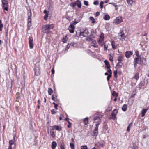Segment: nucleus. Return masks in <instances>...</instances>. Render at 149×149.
Instances as JSON below:
<instances>
[{"label":"nucleus","instance_id":"1","mask_svg":"<svg viewBox=\"0 0 149 149\" xmlns=\"http://www.w3.org/2000/svg\"><path fill=\"white\" fill-rule=\"evenodd\" d=\"M102 117V116H100L99 115L97 114L95 115L94 116L93 120L94 122L93 123H96L95 127L94 130H98V126L101 123L100 118Z\"/></svg>","mask_w":149,"mask_h":149},{"label":"nucleus","instance_id":"2","mask_svg":"<svg viewBox=\"0 0 149 149\" xmlns=\"http://www.w3.org/2000/svg\"><path fill=\"white\" fill-rule=\"evenodd\" d=\"M54 27V25L53 24L44 25L42 28L43 32L44 33H49L50 32V30L53 29Z\"/></svg>","mask_w":149,"mask_h":149},{"label":"nucleus","instance_id":"3","mask_svg":"<svg viewBox=\"0 0 149 149\" xmlns=\"http://www.w3.org/2000/svg\"><path fill=\"white\" fill-rule=\"evenodd\" d=\"M143 58H141V56L135 57L134 59V66L135 68L137 67V64L142 65L143 63Z\"/></svg>","mask_w":149,"mask_h":149},{"label":"nucleus","instance_id":"4","mask_svg":"<svg viewBox=\"0 0 149 149\" xmlns=\"http://www.w3.org/2000/svg\"><path fill=\"white\" fill-rule=\"evenodd\" d=\"M77 6L78 8H81V1L79 0H77L75 2L71 3L70 6L73 9H74L76 6Z\"/></svg>","mask_w":149,"mask_h":149},{"label":"nucleus","instance_id":"5","mask_svg":"<svg viewBox=\"0 0 149 149\" xmlns=\"http://www.w3.org/2000/svg\"><path fill=\"white\" fill-rule=\"evenodd\" d=\"M27 15L28 16L27 19L28 27L29 28V29L30 27L32 25L31 19V17L32 15V13L30 9L28 10Z\"/></svg>","mask_w":149,"mask_h":149},{"label":"nucleus","instance_id":"6","mask_svg":"<svg viewBox=\"0 0 149 149\" xmlns=\"http://www.w3.org/2000/svg\"><path fill=\"white\" fill-rule=\"evenodd\" d=\"M77 22L75 21L72 22L70 25L68 29L70 32L71 33H73L74 32V29L75 28L74 25H75Z\"/></svg>","mask_w":149,"mask_h":149},{"label":"nucleus","instance_id":"7","mask_svg":"<svg viewBox=\"0 0 149 149\" xmlns=\"http://www.w3.org/2000/svg\"><path fill=\"white\" fill-rule=\"evenodd\" d=\"M2 8L4 10L8 11V1L6 0H2Z\"/></svg>","mask_w":149,"mask_h":149},{"label":"nucleus","instance_id":"8","mask_svg":"<svg viewBox=\"0 0 149 149\" xmlns=\"http://www.w3.org/2000/svg\"><path fill=\"white\" fill-rule=\"evenodd\" d=\"M89 32L87 29H85L82 31H80L79 34H76V36H83L84 37H86L88 36Z\"/></svg>","mask_w":149,"mask_h":149},{"label":"nucleus","instance_id":"9","mask_svg":"<svg viewBox=\"0 0 149 149\" xmlns=\"http://www.w3.org/2000/svg\"><path fill=\"white\" fill-rule=\"evenodd\" d=\"M118 112V111L117 109H114L111 113L109 118L110 119H113L114 120H115L116 117V115L117 113Z\"/></svg>","mask_w":149,"mask_h":149},{"label":"nucleus","instance_id":"10","mask_svg":"<svg viewBox=\"0 0 149 149\" xmlns=\"http://www.w3.org/2000/svg\"><path fill=\"white\" fill-rule=\"evenodd\" d=\"M122 22L121 17H118L116 18L114 20L113 23L115 24H117L121 23Z\"/></svg>","mask_w":149,"mask_h":149},{"label":"nucleus","instance_id":"11","mask_svg":"<svg viewBox=\"0 0 149 149\" xmlns=\"http://www.w3.org/2000/svg\"><path fill=\"white\" fill-rule=\"evenodd\" d=\"M29 47L30 49H32L33 47V38L31 37H29Z\"/></svg>","mask_w":149,"mask_h":149},{"label":"nucleus","instance_id":"12","mask_svg":"<svg viewBox=\"0 0 149 149\" xmlns=\"http://www.w3.org/2000/svg\"><path fill=\"white\" fill-rule=\"evenodd\" d=\"M98 134V131H89L88 133V135L90 136L91 135L92 136H95L97 135Z\"/></svg>","mask_w":149,"mask_h":149},{"label":"nucleus","instance_id":"13","mask_svg":"<svg viewBox=\"0 0 149 149\" xmlns=\"http://www.w3.org/2000/svg\"><path fill=\"white\" fill-rule=\"evenodd\" d=\"M145 82L144 81H141L138 85V88L139 90H141L142 89H144L145 86Z\"/></svg>","mask_w":149,"mask_h":149},{"label":"nucleus","instance_id":"14","mask_svg":"<svg viewBox=\"0 0 149 149\" xmlns=\"http://www.w3.org/2000/svg\"><path fill=\"white\" fill-rule=\"evenodd\" d=\"M35 74L36 76L39 75V68L38 65H37L36 64L35 65Z\"/></svg>","mask_w":149,"mask_h":149},{"label":"nucleus","instance_id":"15","mask_svg":"<svg viewBox=\"0 0 149 149\" xmlns=\"http://www.w3.org/2000/svg\"><path fill=\"white\" fill-rule=\"evenodd\" d=\"M133 53L131 51H126L125 53V56L127 58H130L132 55Z\"/></svg>","mask_w":149,"mask_h":149},{"label":"nucleus","instance_id":"16","mask_svg":"<svg viewBox=\"0 0 149 149\" xmlns=\"http://www.w3.org/2000/svg\"><path fill=\"white\" fill-rule=\"evenodd\" d=\"M52 130H62L61 127L58 125H54L52 127Z\"/></svg>","mask_w":149,"mask_h":149},{"label":"nucleus","instance_id":"17","mask_svg":"<svg viewBox=\"0 0 149 149\" xmlns=\"http://www.w3.org/2000/svg\"><path fill=\"white\" fill-rule=\"evenodd\" d=\"M104 63L105 65V68L108 69H109L110 68V66L109 61L107 60H105L104 61Z\"/></svg>","mask_w":149,"mask_h":149},{"label":"nucleus","instance_id":"18","mask_svg":"<svg viewBox=\"0 0 149 149\" xmlns=\"http://www.w3.org/2000/svg\"><path fill=\"white\" fill-rule=\"evenodd\" d=\"M123 65V64L122 63L120 62H118L115 67V68H116V70H117L119 68L121 67Z\"/></svg>","mask_w":149,"mask_h":149},{"label":"nucleus","instance_id":"19","mask_svg":"<svg viewBox=\"0 0 149 149\" xmlns=\"http://www.w3.org/2000/svg\"><path fill=\"white\" fill-rule=\"evenodd\" d=\"M57 146V143L55 141H53L52 144V149H54Z\"/></svg>","mask_w":149,"mask_h":149},{"label":"nucleus","instance_id":"20","mask_svg":"<svg viewBox=\"0 0 149 149\" xmlns=\"http://www.w3.org/2000/svg\"><path fill=\"white\" fill-rule=\"evenodd\" d=\"M68 40V37L66 36L65 37L63 38L62 39V41L63 43H65L67 42Z\"/></svg>","mask_w":149,"mask_h":149},{"label":"nucleus","instance_id":"21","mask_svg":"<svg viewBox=\"0 0 149 149\" xmlns=\"http://www.w3.org/2000/svg\"><path fill=\"white\" fill-rule=\"evenodd\" d=\"M147 109H143L141 111V116L142 117H143L145 115V114L146 113L147 111Z\"/></svg>","mask_w":149,"mask_h":149},{"label":"nucleus","instance_id":"22","mask_svg":"<svg viewBox=\"0 0 149 149\" xmlns=\"http://www.w3.org/2000/svg\"><path fill=\"white\" fill-rule=\"evenodd\" d=\"M121 35L120 36L121 37V40L122 41H123L125 40V38L126 36L125 35H124L123 33L122 32H121Z\"/></svg>","mask_w":149,"mask_h":149},{"label":"nucleus","instance_id":"23","mask_svg":"<svg viewBox=\"0 0 149 149\" xmlns=\"http://www.w3.org/2000/svg\"><path fill=\"white\" fill-rule=\"evenodd\" d=\"M139 74L138 72L136 73L134 76L133 77V78L135 79L136 80H138L139 78Z\"/></svg>","mask_w":149,"mask_h":149},{"label":"nucleus","instance_id":"24","mask_svg":"<svg viewBox=\"0 0 149 149\" xmlns=\"http://www.w3.org/2000/svg\"><path fill=\"white\" fill-rule=\"evenodd\" d=\"M111 45L112 47L114 49H115L117 48V46L115 45V43L114 41H113L111 42Z\"/></svg>","mask_w":149,"mask_h":149},{"label":"nucleus","instance_id":"25","mask_svg":"<svg viewBox=\"0 0 149 149\" xmlns=\"http://www.w3.org/2000/svg\"><path fill=\"white\" fill-rule=\"evenodd\" d=\"M65 144L63 142H62L60 143V149H65Z\"/></svg>","mask_w":149,"mask_h":149},{"label":"nucleus","instance_id":"26","mask_svg":"<svg viewBox=\"0 0 149 149\" xmlns=\"http://www.w3.org/2000/svg\"><path fill=\"white\" fill-rule=\"evenodd\" d=\"M122 109L123 111H126L127 109V105L125 104H124L122 107Z\"/></svg>","mask_w":149,"mask_h":149},{"label":"nucleus","instance_id":"27","mask_svg":"<svg viewBox=\"0 0 149 149\" xmlns=\"http://www.w3.org/2000/svg\"><path fill=\"white\" fill-rule=\"evenodd\" d=\"M88 118H86L84 119L83 122L85 125H87L88 123Z\"/></svg>","mask_w":149,"mask_h":149},{"label":"nucleus","instance_id":"28","mask_svg":"<svg viewBox=\"0 0 149 149\" xmlns=\"http://www.w3.org/2000/svg\"><path fill=\"white\" fill-rule=\"evenodd\" d=\"M53 92V91L51 88H49L48 89V93L49 95H51Z\"/></svg>","mask_w":149,"mask_h":149},{"label":"nucleus","instance_id":"29","mask_svg":"<svg viewBox=\"0 0 149 149\" xmlns=\"http://www.w3.org/2000/svg\"><path fill=\"white\" fill-rule=\"evenodd\" d=\"M92 21L91 22L92 23H95V20L93 17H90L89 18Z\"/></svg>","mask_w":149,"mask_h":149},{"label":"nucleus","instance_id":"30","mask_svg":"<svg viewBox=\"0 0 149 149\" xmlns=\"http://www.w3.org/2000/svg\"><path fill=\"white\" fill-rule=\"evenodd\" d=\"M112 95L113 96H115V97H117L118 95L117 93H116L115 91H113L112 93Z\"/></svg>","mask_w":149,"mask_h":149},{"label":"nucleus","instance_id":"31","mask_svg":"<svg viewBox=\"0 0 149 149\" xmlns=\"http://www.w3.org/2000/svg\"><path fill=\"white\" fill-rule=\"evenodd\" d=\"M70 146L71 149H75V146L74 143H70Z\"/></svg>","mask_w":149,"mask_h":149},{"label":"nucleus","instance_id":"32","mask_svg":"<svg viewBox=\"0 0 149 149\" xmlns=\"http://www.w3.org/2000/svg\"><path fill=\"white\" fill-rule=\"evenodd\" d=\"M110 16L107 15H105L104 16V19L105 20H108L110 19Z\"/></svg>","mask_w":149,"mask_h":149},{"label":"nucleus","instance_id":"33","mask_svg":"<svg viewBox=\"0 0 149 149\" xmlns=\"http://www.w3.org/2000/svg\"><path fill=\"white\" fill-rule=\"evenodd\" d=\"M132 123H131L129 124V125H128V127H127L126 130H127V131L130 130V127H131V126H132Z\"/></svg>","mask_w":149,"mask_h":149},{"label":"nucleus","instance_id":"34","mask_svg":"<svg viewBox=\"0 0 149 149\" xmlns=\"http://www.w3.org/2000/svg\"><path fill=\"white\" fill-rule=\"evenodd\" d=\"M127 3L130 5H131L133 2V0H127Z\"/></svg>","mask_w":149,"mask_h":149},{"label":"nucleus","instance_id":"35","mask_svg":"<svg viewBox=\"0 0 149 149\" xmlns=\"http://www.w3.org/2000/svg\"><path fill=\"white\" fill-rule=\"evenodd\" d=\"M50 135L53 138H54L55 136V134L54 131H51L50 132Z\"/></svg>","mask_w":149,"mask_h":149},{"label":"nucleus","instance_id":"36","mask_svg":"<svg viewBox=\"0 0 149 149\" xmlns=\"http://www.w3.org/2000/svg\"><path fill=\"white\" fill-rule=\"evenodd\" d=\"M70 44L71 46H73L74 47H76L77 46V44L74 43V42H73L71 43H70Z\"/></svg>","mask_w":149,"mask_h":149},{"label":"nucleus","instance_id":"37","mask_svg":"<svg viewBox=\"0 0 149 149\" xmlns=\"http://www.w3.org/2000/svg\"><path fill=\"white\" fill-rule=\"evenodd\" d=\"M109 60L111 62H113V57L111 56V55L109 54Z\"/></svg>","mask_w":149,"mask_h":149},{"label":"nucleus","instance_id":"38","mask_svg":"<svg viewBox=\"0 0 149 149\" xmlns=\"http://www.w3.org/2000/svg\"><path fill=\"white\" fill-rule=\"evenodd\" d=\"M113 73H114V76L116 78H117V73H118L117 70H116L114 71Z\"/></svg>","mask_w":149,"mask_h":149},{"label":"nucleus","instance_id":"39","mask_svg":"<svg viewBox=\"0 0 149 149\" xmlns=\"http://www.w3.org/2000/svg\"><path fill=\"white\" fill-rule=\"evenodd\" d=\"M81 149H88V148L86 145L82 146L81 147Z\"/></svg>","mask_w":149,"mask_h":149},{"label":"nucleus","instance_id":"40","mask_svg":"<svg viewBox=\"0 0 149 149\" xmlns=\"http://www.w3.org/2000/svg\"><path fill=\"white\" fill-rule=\"evenodd\" d=\"M104 3V2L102 1L100 2V7L102 9L103 7V4Z\"/></svg>","mask_w":149,"mask_h":149},{"label":"nucleus","instance_id":"41","mask_svg":"<svg viewBox=\"0 0 149 149\" xmlns=\"http://www.w3.org/2000/svg\"><path fill=\"white\" fill-rule=\"evenodd\" d=\"M122 57L121 56H120L118 57V60L119 61V62H121L122 61Z\"/></svg>","mask_w":149,"mask_h":149},{"label":"nucleus","instance_id":"42","mask_svg":"<svg viewBox=\"0 0 149 149\" xmlns=\"http://www.w3.org/2000/svg\"><path fill=\"white\" fill-rule=\"evenodd\" d=\"M9 145L12 146L14 144V141L13 140H10L9 142Z\"/></svg>","mask_w":149,"mask_h":149},{"label":"nucleus","instance_id":"43","mask_svg":"<svg viewBox=\"0 0 149 149\" xmlns=\"http://www.w3.org/2000/svg\"><path fill=\"white\" fill-rule=\"evenodd\" d=\"M70 46L71 45L70 43H68L65 48V50H67L68 49Z\"/></svg>","mask_w":149,"mask_h":149},{"label":"nucleus","instance_id":"44","mask_svg":"<svg viewBox=\"0 0 149 149\" xmlns=\"http://www.w3.org/2000/svg\"><path fill=\"white\" fill-rule=\"evenodd\" d=\"M99 3V1H98L96 0L94 1L93 2V4L95 5H98Z\"/></svg>","mask_w":149,"mask_h":149},{"label":"nucleus","instance_id":"45","mask_svg":"<svg viewBox=\"0 0 149 149\" xmlns=\"http://www.w3.org/2000/svg\"><path fill=\"white\" fill-rule=\"evenodd\" d=\"M104 34L103 33L101 34L99 38H101L102 39H104Z\"/></svg>","mask_w":149,"mask_h":149},{"label":"nucleus","instance_id":"46","mask_svg":"<svg viewBox=\"0 0 149 149\" xmlns=\"http://www.w3.org/2000/svg\"><path fill=\"white\" fill-rule=\"evenodd\" d=\"M48 14H46V15H45L44 17V19L45 20H47V17H48Z\"/></svg>","mask_w":149,"mask_h":149},{"label":"nucleus","instance_id":"47","mask_svg":"<svg viewBox=\"0 0 149 149\" xmlns=\"http://www.w3.org/2000/svg\"><path fill=\"white\" fill-rule=\"evenodd\" d=\"M107 72L109 73V75H111L112 74V71L111 70L110 68L109 69H108V70L107 71Z\"/></svg>","mask_w":149,"mask_h":149},{"label":"nucleus","instance_id":"48","mask_svg":"<svg viewBox=\"0 0 149 149\" xmlns=\"http://www.w3.org/2000/svg\"><path fill=\"white\" fill-rule=\"evenodd\" d=\"M84 3L85 5L88 6V1H84Z\"/></svg>","mask_w":149,"mask_h":149},{"label":"nucleus","instance_id":"49","mask_svg":"<svg viewBox=\"0 0 149 149\" xmlns=\"http://www.w3.org/2000/svg\"><path fill=\"white\" fill-rule=\"evenodd\" d=\"M104 50L105 51H106L107 50V48L108 47V46L106 44H104Z\"/></svg>","mask_w":149,"mask_h":149},{"label":"nucleus","instance_id":"50","mask_svg":"<svg viewBox=\"0 0 149 149\" xmlns=\"http://www.w3.org/2000/svg\"><path fill=\"white\" fill-rule=\"evenodd\" d=\"M5 32H8V26H7L6 27H5Z\"/></svg>","mask_w":149,"mask_h":149},{"label":"nucleus","instance_id":"51","mask_svg":"<svg viewBox=\"0 0 149 149\" xmlns=\"http://www.w3.org/2000/svg\"><path fill=\"white\" fill-rule=\"evenodd\" d=\"M136 54V57H139L141 56L139 54V52L138 51H136L135 52Z\"/></svg>","mask_w":149,"mask_h":149},{"label":"nucleus","instance_id":"52","mask_svg":"<svg viewBox=\"0 0 149 149\" xmlns=\"http://www.w3.org/2000/svg\"><path fill=\"white\" fill-rule=\"evenodd\" d=\"M51 112L52 114H54L56 113L54 109H52L51 110Z\"/></svg>","mask_w":149,"mask_h":149},{"label":"nucleus","instance_id":"53","mask_svg":"<svg viewBox=\"0 0 149 149\" xmlns=\"http://www.w3.org/2000/svg\"><path fill=\"white\" fill-rule=\"evenodd\" d=\"M111 76V75H109L107 77V80L108 81H109V79L110 78Z\"/></svg>","mask_w":149,"mask_h":149},{"label":"nucleus","instance_id":"54","mask_svg":"<svg viewBox=\"0 0 149 149\" xmlns=\"http://www.w3.org/2000/svg\"><path fill=\"white\" fill-rule=\"evenodd\" d=\"M68 125L67 127L68 128H70L71 127V123L69 121H68Z\"/></svg>","mask_w":149,"mask_h":149},{"label":"nucleus","instance_id":"55","mask_svg":"<svg viewBox=\"0 0 149 149\" xmlns=\"http://www.w3.org/2000/svg\"><path fill=\"white\" fill-rule=\"evenodd\" d=\"M8 86L9 87H10L11 89L12 86V84L11 82L10 83V84L8 85Z\"/></svg>","mask_w":149,"mask_h":149},{"label":"nucleus","instance_id":"56","mask_svg":"<svg viewBox=\"0 0 149 149\" xmlns=\"http://www.w3.org/2000/svg\"><path fill=\"white\" fill-rule=\"evenodd\" d=\"M132 149H138V147L135 145H134L133 146Z\"/></svg>","mask_w":149,"mask_h":149},{"label":"nucleus","instance_id":"57","mask_svg":"<svg viewBox=\"0 0 149 149\" xmlns=\"http://www.w3.org/2000/svg\"><path fill=\"white\" fill-rule=\"evenodd\" d=\"M104 39H102L101 38H99V39L98 40V42H103L104 41Z\"/></svg>","mask_w":149,"mask_h":149},{"label":"nucleus","instance_id":"58","mask_svg":"<svg viewBox=\"0 0 149 149\" xmlns=\"http://www.w3.org/2000/svg\"><path fill=\"white\" fill-rule=\"evenodd\" d=\"M109 4H111L115 6V7H117V6L116 4H115L114 3H109Z\"/></svg>","mask_w":149,"mask_h":149},{"label":"nucleus","instance_id":"59","mask_svg":"<svg viewBox=\"0 0 149 149\" xmlns=\"http://www.w3.org/2000/svg\"><path fill=\"white\" fill-rule=\"evenodd\" d=\"M3 24L0 25V31H2V28L3 27Z\"/></svg>","mask_w":149,"mask_h":149},{"label":"nucleus","instance_id":"60","mask_svg":"<svg viewBox=\"0 0 149 149\" xmlns=\"http://www.w3.org/2000/svg\"><path fill=\"white\" fill-rule=\"evenodd\" d=\"M100 14V13L99 12H96V13H95V16L96 17H97V16H98Z\"/></svg>","mask_w":149,"mask_h":149},{"label":"nucleus","instance_id":"61","mask_svg":"<svg viewBox=\"0 0 149 149\" xmlns=\"http://www.w3.org/2000/svg\"><path fill=\"white\" fill-rule=\"evenodd\" d=\"M99 45L101 46V47H102L103 45V42H98Z\"/></svg>","mask_w":149,"mask_h":149},{"label":"nucleus","instance_id":"62","mask_svg":"<svg viewBox=\"0 0 149 149\" xmlns=\"http://www.w3.org/2000/svg\"><path fill=\"white\" fill-rule=\"evenodd\" d=\"M128 104H129L130 105H132L133 104V101H131V102H130V100H129L128 102Z\"/></svg>","mask_w":149,"mask_h":149},{"label":"nucleus","instance_id":"63","mask_svg":"<svg viewBox=\"0 0 149 149\" xmlns=\"http://www.w3.org/2000/svg\"><path fill=\"white\" fill-rule=\"evenodd\" d=\"M52 100L54 101H55V97L54 96V95H52Z\"/></svg>","mask_w":149,"mask_h":149},{"label":"nucleus","instance_id":"64","mask_svg":"<svg viewBox=\"0 0 149 149\" xmlns=\"http://www.w3.org/2000/svg\"><path fill=\"white\" fill-rule=\"evenodd\" d=\"M58 105L56 104V105H55L54 106V108L56 109H58L57 107H58Z\"/></svg>","mask_w":149,"mask_h":149}]
</instances>
